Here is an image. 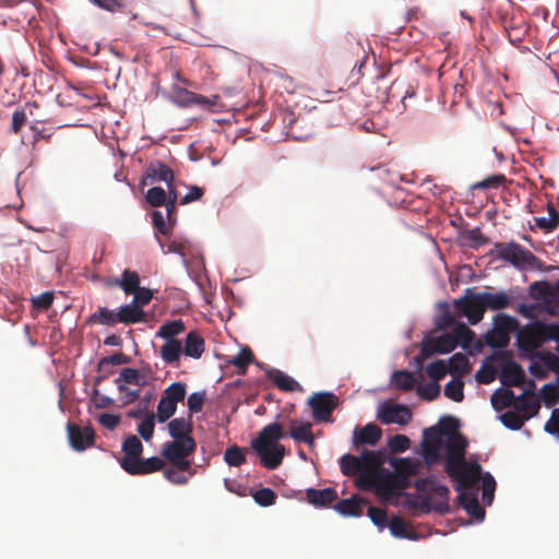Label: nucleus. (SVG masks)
<instances>
[{
    "label": "nucleus",
    "mask_w": 559,
    "mask_h": 559,
    "mask_svg": "<svg viewBox=\"0 0 559 559\" xmlns=\"http://www.w3.org/2000/svg\"><path fill=\"white\" fill-rule=\"evenodd\" d=\"M182 348L186 356L199 359L204 352V340L197 332H189Z\"/></svg>",
    "instance_id": "24"
},
{
    "label": "nucleus",
    "mask_w": 559,
    "mask_h": 559,
    "mask_svg": "<svg viewBox=\"0 0 559 559\" xmlns=\"http://www.w3.org/2000/svg\"><path fill=\"white\" fill-rule=\"evenodd\" d=\"M365 509L367 510V515L371 520L372 524H408L400 516H393L389 520L386 513L380 508L368 506L366 503Z\"/></svg>",
    "instance_id": "36"
},
{
    "label": "nucleus",
    "mask_w": 559,
    "mask_h": 559,
    "mask_svg": "<svg viewBox=\"0 0 559 559\" xmlns=\"http://www.w3.org/2000/svg\"><path fill=\"white\" fill-rule=\"evenodd\" d=\"M114 285H118L126 295L133 294L140 287V276L135 271L124 270L121 278H117Z\"/></svg>",
    "instance_id": "28"
},
{
    "label": "nucleus",
    "mask_w": 559,
    "mask_h": 559,
    "mask_svg": "<svg viewBox=\"0 0 559 559\" xmlns=\"http://www.w3.org/2000/svg\"><path fill=\"white\" fill-rule=\"evenodd\" d=\"M115 313V310L108 309L107 307H99L96 312L92 313L88 317L87 322H98L99 324L103 325L112 326L118 323Z\"/></svg>",
    "instance_id": "43"
},
{
    "label": "nucleus",
    "mask_w": 559,
    "mask_h": 559,
    "mask_svg": "<svg viewBox=\"0 0 559 559\" xmlns=\"http://www.w3.org/2000/svg\"><path fill=\"white\" fill-rule=\"evenodd\" d=\"M122 451L124 455L119 460L121 468L127 473L136 471L135 463L143 451L141 440L134 435L128 436L122 442Z\"/></svg>",
    "instance_id": "12"
},
{
    "label": "nucleus",
    "mask_w": 559,
    "mask_h": 559,
    "mask_svg": "<svg viewBox=\"0 0 559 559\" xmlns=\"http://www.w3.org/2000/svg\"><path fill=\"white\" fill-rule=\"evenodd\" d=\"M224 461L227 465L238 467L246 462V450L231 445L224 453Z\"/></svg>",
    "instance_id": "46"
},
{
    "label": "nucleus",
    "mask_w": 559,
    "mask_h": 559,
    "mask_svg": "<svg viewBox=\"0 0 559 559\" xmlns=\"http://www.w3.org/2000/svg\"><path fill=\"white\" fill-rule=\"evenodd\" d=\"M411 440L405 435H395L389 439V448L393 453H402L408 450Z\"/></svg>",
    "instance_id": "58"
},
{
    "label": "nucleus",
    "mask_w": 559,
    "mask_h": 559,
    "mask_svg": "<svg viewBox=\"0 0 559 559\" xmlns=\"http://www.w3.org/2000/svg\"><path fill=\"white\" fill-rule=\"evenodd\" d=\"M164 466V461L158 456H152L148 459H142L140 457L139 461L135 463V469L134 472H129L130 475H142V474H148L156 471L162 469Z\"/></svg>",
    "instance_id": "35"
},
{
    "label": "nucleus",
    "mask_w": 559,
    "mask_h": 559,
    "mask_svg": "<svg viewBox=\"0 0 559 559\" xmlns=\"http://www.w3.org/2000/svg\"><path fill=\"white\" fill-rule=\"evenodd\" d=\"M265 374L284 392H295L301 389L300 384L293 377L278 369H267L265 370Z\"/></svg>",
    "instance_id": "21"
},
{
    "label": "nucleus",
    "mask_w": 559,
    "mask_h": 559,
    "mask_svg": "<svg viewBox=\"0 0 559 559\" xmlns=\"http://www.w3.org/2000/svg\"><path fill=\"white\" fill-rule=\"evenodd\" d=\"M448 365L445 360L438 359L427 366L426 372L431 381L438 382L447 376Z\"/></svg>",
    "instance_id": "49"
},
{
    "label": "nucleus",
    "mask_w": 559,
    "mask_h": 559,
    "mask_svg": "<svg viewBox=\"0 0 559 559\" xmlns=\"http://www.w3.org/2000/svg\"><path fill=\"white\" fill-rule=\"evenodd\" d=\"M532 417V414H521L518 411H508L501 414L498 418L502 425L510 430H520L524 423Z\"/></svg>",
    "instance_id": "30"
},
{
    "label": "nucleus",
    "mask_w": 559,
    "mask_h": 559,
    "mask_svg": "<svg viewBox=\"0 0 559 559\" xmlns=\"http://www.w3.org/2000/svg\"><path fill=\"white\" fill-rule=\"evenodd\" d=\"M526 392H523L520 395H515L514 407L521 414H532V417L537 414L540 404L539 400L532 395L525 396Z\"/></svg>",
    "instance_id": "27"
},
{
    "label": "nucleus",
    "mask_w": 559,
    "mask_h": 559,
    "mask_svg": "<svg viewBox=\"0 0 559 559\" xmlns=\"http://www.w3.org/2000/svg\"><path fill=\"white\" fill-rule=\"evenodd\" d=\"M151 216H152V224H153V227H154V230H155V233H154L155 237H156V235L157 236H159V235H164V236L170 235L174 225L169 224V221L166 218V215L162 211L154 210L151 213Z\"/></svg>",
    "instance_id": "40"
},
{
    "label": "nucleus",
    "mask_w": 559,
    "mask_h": 559,
    "mask_svg": "<svg viewBox=\"0 0 559 559\" xmlns=\"http://www.w3.org/2000/svg\"><path fill=\"white\" fill-rule=\"evenodd\" d=\"M463 243L478 248L486 243V237L478 229H467L461 234Z\"/></svg>",
    "instance_id": "53"
},
{
    "label": "nucleus",
    "mask_w": 559,
    "mask_h": 559,
    "mask_svg": "<svg viewBox=\"0 0 559 559\" xmlns=\"http://www.w3.org/2000/svg\"><path fill=\"white\" fill-rule=\"evenodd\" d=\"M444 395L454 402H462L464 400V381L453 377L444 386Z\"/></svg>",
    "instance_id": "42"
},
{
    "label": "nucleus",
    "mask_w": 559,
    "mask_h": 559,
    "mask_svg": "<svg viewBox=\"0 0 559 559\" xmlns=\"http://www.w3.org/2000/svg\"><path fill=\"white\" fill-rule=\"evenodd\" d=\"M515 394L508 388L497 389L491 396V405L496 412L514 404Z\"/></svg>",
    "instance_id": "33"
},
{
    "label": "nucleus",
    "mask_w": 559,
    "mask_h": 559,
    "mask_svg": "<svg viewBox=\"0 0 559 559\" xmlns=\"http://www.w3.org/2000/svg\"><path fill=\"white\" fill-rule=\"evenodd\" d=\"M361 460L364 462L365 468L373 467L380 469L381 466L388 461L389 462V455L388 451L385 449L381 450H362L360 452Z\"/></svg>",
    "instance_id": "25"
},
{
    "label": "nucleus",
    "mask_w": 559,
    "mask_h": 559,
    "mask_svg": "<svg viewBox=\"0 0 559 559\" xmlns=\"http://www.w3.org/2000/svg\"><path fill=\"white\" fill-rule=\"evenodd\" d=\"M192 430L191 423L183 417L174 418L168 424V432L174 441L183 440L185 438H192L189 433Z\"/></svg>",
    "instance_id": "26"
},
{
    "label": "nucleus",
    "mask_w": 559,
    "mask_h": 559,
    "mask_svg": "<svg viewBox=\"0 0 559 559\" xmlns=\"http://www.w3.org/2000/svg\"><path fill=\"white\" fill-rule=\"evenodd\" d=\"M444 441V431L439 427H430L424 430L421 448L423 459L427 466L437 464L442 459V445Z\"/></svg>",
    "instance_id": "6"
},
{
    "label": "nucleus",
    "mask_w": 559,
    "mask_h": 559,
    "mask_svg": "<svg viewBox=\"0 0 559 559\" xmlns=\"http://www.w3.org/2000/svg\"><path fill=\"white\" fill-rule=\"evenodd\" d=\"M493 330L514 333L516 345L520 350L533 353L537 347V342L530 335V332L521 330L516 318L507 313H497L493 318Z\"/></svg>",
    "instance_id": "5"
},
{
    "label": "nucleus",
    "mask_w": 559,
    "mask_h": 559,
    "mask_svg": "<svg viewBox=\"0 0 559 559\" xmlns=\"http://www.w3.org/2000/svg\"><path fill=\"white\" fill-rule=\"evenodd\" d=\"M251 448L259 456L261 465L271 471L276 469L282 464L286 452L283 444L261 443L258 445L251 442Z\"/></svg>",
    "instance_id": "9"
},
{
    "label": "nucleus",
    "mask_w": 559,
    "mask_h": 559,
    "mask_svg": "<svg viewBox=\"0 0 559 559\" xmlns=\"http://www.w3.org/2000/svg\"><path fill=\"white\" fill-rule=\"evenodd\" d=\"M436 354H450L457 346V340L452 335L444 334L431 340Z\"/></svg>",
    "instance_id": "44"
},
{
    "label": "nucleus",
    "mask_w": 559,
    "mask_h": 559,
    "mask_svg": "<svg viewBox=\"0 0 559 559\" xmlns=\"http://www.w3.org/2000/svg\"><path fill=\"white\" fill-rule=\"evenodd\" d=\"M316 421H330L333 411L338 405V397L328 391L314 393L308 401Z\"/></svg>",
    "instance_id": "8"
},
{
    "label": "nucleus",
    "mask_w": 559,
    "mask_h": 559,
    "mask_svg": "<svg viewBox=\"0 0 559 559\" xmlns=\"http://www.w3.org/2000/svg\"><path fill=\"white\" fill-rule=\"evenodd\" d=\"M489 359L499 361L501 365L500 381L507 386H518L525 378L524 371L521 366L515 362L510 355L504 352H495Z\"/></svg>",
    "instance_id": "7"
},
{
    "label": "nucleus",
    "mask_w": 559,
    "mask_h": 559,
    "mask_svg": "<svg viewBox=\"0 0 559 559\" xmlns=\"http://www.w3.org/2000/svg\"><path fill=\"white\" fill-rule=\"evenodd\" d=\"M356 485L359 489L373 492L384 504V490L386 489L383 481L382 468L378 469L377 472L365 468L360 474L357 475Z\"/></svg>",
    "instance_id": "10"
},
{
    "label": "nucleus",
    "mask_w": 559,
    "mask_h": 559,
    "mask_svg": "<svg viewBox=\"0 0 559 559\" xmlns=\"http://www.w3.org/2000/svg\"><path fill=\"white\" fill-rule=\"evenodd\" d=\"M68 438L73 450L82 452L94 442V431L90 427L80 428L70 423L67 425Z\"/></svg>",
    "instance_id": "15"
},
{
    "label": "nucleus",
    "mask_w": 559,
    "mask_h": 559,
    "mask_svg": "<svg viewBox=\"0 0 559 559\" xmlns=\"http://www.w3.org/2000/svg\"><path fill=\"white\" fill-rule=\"evenodd\" d=\"M155 182H165L167 188L174 183L173 170L160 160H153L147 165L141 178V185H153Z\"/></svg>",
    "instance_id": "11"
},
{
    "label": "nucleus",
    "mask_w": 559,
    "mask_h": 559,
    "mask_svg": "<svg viewBox=\"0 0 559 559\" xmlns=\"http://www.w3.org/2000/svg\"><path fill=\"white\" fill-rule=\"evenodd\" d=\"M512 297L501 290L498 293L478 292L474 287L466 288L464 295L455 301L462 316L466 317L468 323L477 324L483 318L485 310H502L512 306Z\"/></svg>",
    "instance_id": "3"
},
{
    "label": "nucleus",
    "mask_w": 559,
    "mask_h": 559,
    "mask_svg": "<svg viewBox=\"0 0 559 559\" xmlns=\"http://www.w3.org/2000/svg\"><path fill=\"white\" fill-rule=\"evenodd\" d=\"M193 97H195V93L189 90L177 87L174 91L173 102L179 107H190L192 106Z\"/></svg>",
    "instance_id": "56"
},
{
    "label": "nucleus",
    "mask_w": 559,
    "mask_h": 559,
    "mask_svg": "<svg viewBox=\"0 0 559 559\" xmlns=\"http://www.w3.org/2000/svg\"><path fill=\"white\" fill-rule=\"evenodd\" d=\"M121 380H124L128 384L138 386H145L147 384L142 371L134 368H123L120 373Z\"/></svg>",
    "instance_id": "50"
},
{
    "label": "nucleus",
    "mask_w": 559,
    "mask_h": 559,
    "mask_svg": "<svg viewBox=\"0 0 559 559\" xmlns=\"http://www.w3.org/2000/svg\"><path fill=\"white\" fill-rule=\"evenodd\" d=\"M441 392V386L438 382L431 381L429 383L423 384L419 383L417 385V394L419 399L424 401H433L436 400Z\"/></svg>",
    "instance_id": "48"
},
{
    "label": "nucleus",
    "mask_w": 559,
    "mask_h": 559,
    "mask_svg": "<svg viewBox=\"0 0 559 559\" xmlns=\"http://www.w3.org/2000/svg\"><path fill=\"white\" fill-rule=\"evenodd\" d=\"M440 306L442 307V311L435 318V324L437 329L445 330L454 323V317L450 312L447 304H441Z\"/></svg>",
    "instance_id": "59"
},
{
    "label": "nucleus",
    "mask_w": 559,
    "mask_h": 559,
    "mask_svg": "<svg viewBox=\"0 0 559 559\" xmlns=\"http://www.w3.org/2000/svg\"><path fill=\"white\" fill-rule=\"evenodd\" d=\"M530 294L534 299L543 302L548 312L555 313L551 304H556L557 299L556 282L554 284L546 281L534 282L530 285Z\"/></svg>",
    "instance_id": "14"
},
{
    "label": "nucleus",
    "mask_w": 559,
    "mask_h": 559,
    "mask_svg": "<svg viewBox=\"0 0 559 559\" xmlns=\"http://www.w3.org/2000/svg\"><path fill=\"white\" fill-rule=\"evenodd\" d=\"M448 372L453 377L461 378L469 369L468 358L462 353L453 354L447 361Z\"/></svg>",
    "instance_id": "32"
},
{
    "label": "nucleus",
    "mask_w": 559,
    "mask_h": 559,
    "mask_svg": "<svg viewBox=\"0 0 559 559\" xmlns=\"http://www.w3.org/2000/svg\"><path fill=\"white\" fill-rule=\"evenodd\" d=\"M382 436V430L373 423L361 428L356 427L353 431L352 442L356 449L362 445H376Z\"/></svg>",
    "instance_id": "16"
},
{
    "label": "nucleus",
    "mask_w": 559,
    "mask_h": 559,
    "mask_svg": "<svg viewBox=\"0 0 559 559\" xmlns=\"http://www.w3.org/2000/svg\"><path fill=\"white\" fill-rule=\"evenodd\" d=\"M186 393L185 383L174 382L164 390L162 395L177 405L179 402L183 401Z\"/></svg>",
    "instance_id": "47"
},
{
    "label": "nucleus",
    "mask_w": 559,
    "mask_h": 559,
    "mask_svg": "<svg viewBox=\"0 0 559 559\" xmlns=\"http://www.w3.org/2000/svg\"><path fill=\"white\" fill-rule=\"evenodd\" d=\"M115 317L118 323H140L145 320V311L131 301L118 307Z\"/></svg>",
    "instance_id": "18"
},
{
    "label": "nucleus",
    "mask_w": 559,
    "mask_h": 559,
    "mask_svg": "<svg viewBox=\"0 0 559 559\" xmlns=\"http://www.w3.org/2000/svg\"><path fill=\"white\" fill-rule=\"evenodd\" d=\"M366 501L352 497L349 499H343L334 504V510L343 516H355L358 518L364 514Z\"/></svg>",
    "instance_id": "19"
},
{
    "label": "nucleus",
    "mask_w": 559,
    "mask_h": 559,
    "mask_svg": "<svg viewBox=\"0 0 559 559\" xmlns=\"http://www.w3.org/2000/svg\"><path fill=\"white\" fill-rule=\"evenodd\" d=\"M253 361V354L249 347L240 349L238 355L229 359V362L239 368L246 370L247 366Z\"/></svg>",
    "instance_id": "57"
},
{
    "label": "nucleus",
    "mask_w": 559,
    "mask_h": 559,
    "mask_svg": "<svg viewBox=\"0 0 559 559\" xmlns=\"http://www.w3.org/2000/svg\"><path fill=\"white\" fill-rule=\"evenodd\" d=\"M183 352L180 341H165V344L160 347L162 359L169 365L179 361V358Z\"/></svg>",
    "instance_id": "31"
},
{
    "label": "nucleus",
    "mask_w": 559,
    "mask_h": 559,
    "mask_svg": "<svg viewBox=\"0 0 559 559\" xmlns=\"http://www.w3.org/2000/svg\"><path fill=\"white\" fill-rule=\"evenodd\" d=\"M183 331L185 324L181 319L171 320L159 326L158 331L156 332V337L163 338L165 341H175L174 337Z\"/></svg>",
    "instance_id": "34"
},
{
    "label": "nucleus",
    "mask_w": 559,
    "mask_h": 559,
    "mask_svg": "<svg viewBox=\"0 0 559 559\" xmlns=\"http://www.w3.org/2000/svg\"><path fill=\"white\" fill-rule=\"evenodd\" d=\"M483 481V501L485 504L490 506L495 498L496 479L489 472H484L478 476V480Z\"/></svg>",
    "instance_id": "39"
},
{
    "label": "nucleus",
    "mask_w": 559,
    "mask_h": 559,
    "mask_svg": "<svg viewBox=\"0 0 559 559\" xmlns=\"http://www.w3.org/2000/svg\"><path fill=\"white\" fill-rule=\"evenodd\" d=\"M457 340V345L463 349H468L475 338L474 332L464 323H459L453 329V335Z\"/></svg>",
    "instance_id": "38"
},
{
    "label": "nucleus",
    "mask_w": 559,
    "mask_h": 559,
    "mask_svg": "<svg viewBox=\"0 0 559 559\" xmlns=\"http://www.w3.org/2000/svg\"><path fill=\"white\" fill-rule=\"evenodd\" d=\"M156 241H157V243H158L163 254H168V253L178 254L179 257H181L183 263L186 264L187 260H186V255H185V252H183L185 241L181 238L176 237L175 239H173L167 245V249L165 248L164 241L157 235H156Z\"/></svg>",
    "instance_id": "45"
},
{
    "label": "nucleus",
    "mask_w": 559,
    "mask_h": 559,
    "mask_svg": "<svg viewBox=\"0 0 559 559\" xmlns=\"http://www.w3.org/2000/svg\"><path fill=\"white\" fill-rule=\"evenodd\" d=\"M497 369L493 366L483 365L481 369L475 374L476 381L483 384H489L496 379Z\"/></svg>",
    "instance_id": "63"
},
{
    "label": "nucleus",
    "mask_w": 559,
    "mask_h": 559,
    "mask_svg": "<svg viewBox=\"0 0 559 559\" xmlns=\"http://www.w3.org/2000/svg\"><path fill=\"white\" fill-rule=\"evenodd\" d=\"M164 477L174 485H186L190 479V476L185 475L183 472L171 467L164 469Z\"/></svg>",
    "instance_id": "64"
},
{
    "label": "nucleus",
    "mask_w": 559,
    "mask_h": 559,
    "mask_svg": "<svg viewBox=\"0 0 559 559\" xmlns=\"http://www.w3.org/2000/svg\"><path fill=\"white\" fill-rule=\"evenodd\" d=\"M133 299L131 300L135 306L143 309L144 306L148 305L153 298V292L147 288L140 286L133 294Z\"/></svg>",
    "instance_id": "60"
},
{
    "label": "nucleus",
    "mask_w": 559,
    "mask_h": 559,
    "mask_svg": "<svg viewBox=\"0 0 559 559\" xmlns=\"http://www.w3.org/2000/svg\"><path fill=\"white\" fill-rule=\"evenodd\" d=\"M385 485L384 504L401 506L414 513L444 514L450 506L449 488L439 483L435 476L417 479L415 481L416 495L405 492L411 486V477L400 469L382 468Z\"/></svg>",
    "instance_id": "1"
},
{
    "label": "nucleus",
    "mask_w": 559,
    "mask_h": 559,
    "mask_svg": "<svg viewBox=\"0 0 559 559\" xmlns=\"http://www.w3.org/2000/svg\"><path fill=\"white\" fill-rule=\"evenodd\" d=\"M467 445V439L459 431H452L442 445V455L445 454L444 469L454 480L456 491L475 486L481 473V465L477 461H466Z\"/></svg>",
    "instance_id": "2"
},
{
    "label": "nucleus",
    "mask_w": 559,
    "mask_h": 559,
    "mask_svg": "<svg viewBox=\"0 0 559 559\" xmlns=\"http://www.w3.org/2000/svg\"><path fill=\"white\" fill-rule=\"evenodd\" d=\"M510 341L509 333L493 330L487 336V343L490 347H506Z\"/></svg>",
    "instance_id": "61"
},
{
    "label": "nucleus",
    "mask_w": 559,
    "mask_h": 559,
    "mask_svg": "<svg viewBox=\"0 0 559 559\" xmlns=\"http://www.w3.org/2000/svg\"><path fill=\"white\" fill-rule=\"evenodd\" d=\"M389 464L394 469H400L407 476L416 475L420 468V462L406 457H390Z\"/></svg>",
    "instance_id": "37"
},
{
    "label": "nucleus",
    "mask_w": 559,
    "mask_h": 559,
    "mask_svg": "<svg viewBox=\"0 0 559 559\" xmlns=\"http://www.w3.org/2000/svg\"><path fill=\"white\" fill-rule=\"evenodd\" d=\"M467 488H465L466 490ZM461 490L460 492H463ZM460 499L462 502L463 509L466 511V513L471 516H473L476 521L483 522L485 520V510L480 506L478 498L476 496L473 497H465L463 493H460Z\"/></svg>",
    "instance_id": "29"
},
{
    "label": "nucleus",
    "mask_w": 559,
    "mask_h": 559,
    "mask_svg": "<svg viewBox=\"0 0 559 559\" xmlns=\"http://www.w3.org/2000/svg\"><path fill=\"white\" fill-rule=\"evenodd\" d=\"M197 443L193 438H185L178 441H167L162 449V455L168 459H180L181 456H189L194 452Z\"/></svg>",
    "instance_id": "17"
},
{
    "label": "nucleus",
    "mask_w": 559,
    "mask_h": 559,
    "mask_svg": "<svg viewBox=\"0 0 559 559\" xmlns=\"http://www.w3.org/2000/svg\"><path fill=\"white\" fill-rule=\"evenodd\" d=\"M155 427V415L153 413L146 415V417L138 426V432L144 441H150L154 433Z\"/></svg>",
    "instance_id": "55"
},
{
    "label": "nucleus",
    "mask_w": 559,
    "mask_h": 559,
    "mask_svg": "<svg viewBox=\"0 0 559 559\" xmlns=\"http://www.w3.org/2000/svg\"><path fill=\"white\" fill-rule=\"evenodd\" d=\"M308 501L314 507H328L337 498V492L332 487L323 489L308 488L306 490Z\"/></svg>",
    "instance_id": "20"
},
{
    "label": "nucleus",
    "mask_w": 559,
    "mask_h": 559,
    "mask_svg": "<svg viewBox=\"0 0 559 559\" xmlns=\"http://www.w3.org/2000/svg\"><path fill=\"white\" fill-rule=\"evenodd\" d=\"M393 385L397 390L409 391L415 386L416 379L414 374L407 370H397L392 374Z\"/></svg>",
    "instance_id": "41"
},
{
    "label": "nucleus",
    "mask_w": 559,
    "mask_h": 559,
    "mask_svg": "<svg viewBox=\"0 0 559 559\" xmlns=\"http://www.w3.org/2000/svg\"><path fill=\"white\" fill-rule=\"evenodd\" d=\"M285 437L281 424L272 423L261 429L259 436L251 442L260 445L261 443L280 444L278 441Z\"/></svg>",
    "instance_id": "22"
},
{
    "label": "nucleus",
    "mask_w": 559,
    "mask_h": 559,
    "mask_svg": "<svg viewBox=\"0 0 559 559\" xmlns=\"http://www.w3.org/2000/svg\"><path fill=\"white\" fill-rule=\"evenodd\" d=\"M495 250L499 259L509 262L520 271L533 270L538 264V259L515 241L497 243Z\"/></svg>",
    "instance_id": "4"
},
{
    "label": "nucleus",
    "mask_w": 559,
    "mask_h": 559,
    "mask_svg": "<svg viewBox=\"0 0 559 559\" xmlns=\"http://www.w3.org/2000/svg\"><path fill=\"white\" fill-rule=\"evenodd\" d=\"M252 497L254 502L261 507H270L275 502L276 499L275 492L269 487L255 490L252 493Z\"/></svg>",
    "instance_id": "54"
},
{
    "label": "nucleus",
    "mask_w": 559,
    "mask_h": 559,
    "mask_svg": "<svg viewBox=\"0 0 559 559\" xmlns=\"http://www.w3.org/2000/svg\"><path fill=\"white\" fill-rule=\"evenodd\" d=\"M340 468L345 476H357L365 469L361 454L359 456H355L350 453L342 455L340 459Z\"/></svg>",
    "instance_id": "23"
},
{
    "label": "nucleus",
    "mask_w": 559,
    "mask_h": 559,
    "mask_svg": "<svg viewBox=\"0 0 559 559\" xmlns=\"http://www.w3.org/2000/svg\"><path fill=\"white\" fill-rule=\"evenodd\" d=\"M205 399L204 391L192 392L188 396V409L191 414H197L202 411L203 402Z\"/></svg>",
    "instance_id": "62"
},
{
    "label": "nucleus",
    "mask_w": 559,
    "mask_h": 559,
    "mask_svg": "<svg viewBox=\"0 0 559 559\" xmlns=\"http://www.w3.org/2000/svg\"><path fill=\"white\" fill-rule=\"evenodd\" d=\"M177 411V405L165 399L163 395L157 404V419L159 423L167 421Z\"/></svg>",
    "instance_id": "52"
},
{
    "label": "nucleus",
    "mask_w": 559,
    "mask_h": 559,
    "mask_svg": "<svg viewBox=\"0 0 559 559\" xmlns=\"http://www.w3.org/2000/svg\"><path fill=\"white\" fill-rule=\"evenodd\" d=\"M377 418L385 425H405L412 418V412L403 404H382L377 413Z\"/></svg>",
    "instance_id": "13"
},
{
    "label": "nucleus",
    "mask_w": 559,
    "mask_h": 559,
    "mask_svg": "<svg viewBox=\"0 0 559 559\" xmlns=\"http://www.w3.org/2000/svg\"><path fill=\"white\" fill-rule=\"evenodd\" d=\"M145 201L153 207L163 206L167 201V193L162 187H152L145 193Z\"/></svg>",
    "instance_id": "51"
}]
</instances>
